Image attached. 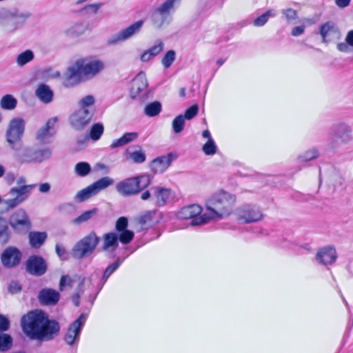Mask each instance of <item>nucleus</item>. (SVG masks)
<instances>
[{"label":"nucleus","instance_id":"obj_14","mask_svg":"<svg viewBox=\"0 0 353 353\" xmlns=\"http://www.w3.org/2000/svg\"><path fill=\"white\" fill-rule=\"evenodd\" d=\"M93 117V110L79 109L70 117L71 125L77 130H83L91 121Z\"/></svg>","mask_w":353,"mask_h":353},{"label":"nucleus","instance_id":"obj_4","mask_svg":"<svg viewBox=\"0 0 353 353\" xmlns=\"http://www.w3.org/2000/svg\"><path fill=\"white\" fill-rule=\"evenodd\" d=\"M330 140L328 146L334 150L341 144H346L352 141V128L347 123L339 121L334 123L330 128Z\"/></svg>","mask_w":353,"mask_h":353},{"label":"nucleus","instance_id":"obj_30","mask_svg":"<svg viewBox=\"0 0 353 353\" xmlns=\"http://www.w3.org/2000/svg\"><path fill=\"white\" fill-rule=\"evenodd\" d=\"M138 137L137 132H126L125 133L121 138L118 139L114 140L111 145L110 148L112 149L117 148L121 146H123L134 140H135Z\"/></svg>","mask_w":353,"mask_h":353},{"label":"nucleus","instance_id":"obj_47","mask_svg":"<svg viewBox=\"0 0 353 353\" xmlns=\"http://www.w3.org/2000/svg\"><path fill=\"white\" fill-rule=\"evenodd\" d=\"M216 219L214 216H212L211 212L208 211L203 214L196 215L193 219H191L190 224L192 225H199L208 223L210 219Z\"/></svg>","mask_w":353,"mask_h":353},{"label":"nucleus","instance_id":"obj_15","mask_svg":"<svg viewBox=\"0 0 353 353\" xmlns=\"http://www.w3.org/2000/svg\"><path fill=\"white\" fill-rule=\"evenodd\" d=\"M22 254L16 247H8L1 255V261L3 265L7 268H12L19 265L21 263Z\"/></svg>","mask_w":353,"mask_h":353},{"label":"nucleus","instance_id":"obj_62","mask_svg":"<svg viewBox=\"0 0 353 353\" xmlns=\"http://www.w3.org/2000/svg\"><path fill=\"white\" fill-rule=\"evenodd\" d=\"M8 290L11 294H17L21 290V286L17 281H12L8 286Z\"/></svg>","mask_w":353,"mask_h":353},{"label":"nucleus","instance_id":"obj_31","mask_svg":"<svg viewBox=\"0 0 353 353\" xmlns=\"http://www.w3.org/2000/svg\"><path fill=\"white\" fill-rule=\"evenodd\" d=\"M88 28L85 23H77L67 29L65 32V34L71 38H76L81 36L85 33Z\"/></svg>","mask_w":353,"mask_h":353},{"label":"nucleus","instance_id":"obj_22","mask_svg":"<svg viewBox=\"0 0 353 353\" xmlns=\"http://www.w3.org/2000/svg\"><path fill=\"white\" fill-rule=\"evenodd\" d=\"M81 65V71L84 77H93L104 68L103 63L99 60H93L86 63L82 61Z\"/></svg>","mask_w":353,"mask_h":353},{"label":"nucleus","instance_id":"obj_43","mask_svg":"<svg viewBox=\"0 0 353 353\" xmlns=\"http://www.w3.org/2000/svg\"><path fill=\"white\" fill-rule=\"evenodd\" d=\"M181 0H166L157 8L169 17L170 12L174 11L176 5H179Z\"/></svg>","mask_w":353,"mask_h":353},{"label":"nucleus","instance_id":"obj_60","mask_svg":"<svg viewBox=\"0 0 353 353\" xmlns=\"http://www.w3.org/2000/svg\"><path fill=\"white\" fill-rule=\"evenodd\" d=\"M73 281L68 275H63L59 281V290L63 291L66 286L72 287Z\"/></svg>","mask_w":353,"mask_h":353},{"label":"nucleus","instance_id":"obj_26","mask_svg":"<svg viewBox=\"0 0 353 353\" xmlns=\"http://www.w3.org/2000/svg\"><path fill=\"white\" fill-rule=\"evenodd\" d=\"M22 143L19 145V150L17 152V157L22 163H34V148L26 146L21 148Z\"/></svg>","mask_w":353,"mask_h":353},{"label":"nucleus","instance_id":"obj_12","mask_svg":"<svg viewBox=\"0 0 353 353\" xmlns=\"http://www.w3.org/2000/svg\"><path fill=\"white\" fill-rule=\"evenodd\" d=\"M144 24L143 20H139L125 28L121 30L108 40L109 45H117L138 34Z\"/></svg>","mask_w":353,"mask_h":353},{"label":"nucleus","instance_id":"obj_38","mask_svg":"<svg viewBox=\"0 0 353 353\" xmlns=\"http://www.w3.org/2000/svg\"><path fill=\"white\" fill-rule=\"evenodd\" d=\"M52 151L48 148H43L41 149L34 148V163H41L50 158Z\"/></svg>","mask_w":353,"mask_h":353},{"label":"nucleus","instance_id":"obj_19","mask_svg":"<svg viewBox=\"0 0 353 353\" xmlns=\"http://www.w3.org/2000/svg\"><path fill=\"white\" fill-rule=\"evenodd\" d=\"M59 299V292L52 288H43L38 294L39 302L45 305H54L57 303Z\"/></svg>","mask_w":353,"mask_h":353},{"label":"nucleus","instance_id":"obj_21","mask_svg":"<svg viewBox=\"0 0 353 353\" xmlns=\"http://www.w3.org/2000/svg\"><path fill=\"white\" fill-rule=\"evenodd\" d=\"M173 159L172 153L157 157L151 162L150 168L154 173H162L170 166Z\"/></svg>","mask_w":353,"mask_h":353},{"label":"nucleus","instance_id":"obj_32","mask_svg":"<svg viewBox=\"0 0 353 353\" xmlns=\"http://www.w3.org/2000/svg\"><path fill=\"white\" fill-rule=\"evenodd\" d=\"M123 260L121 259L120 258H118L116 260V261H114L105 268L103 274L100 280L101 287L99 288V290L103 288V286L106 283L109 277L119 268Z\"/></svg>","mask_w":353,"mask_h":353},{"label":"nucleus","instance_id":"obj_52","mask_svg":"<svg viewBox=\"0 0 353 353\" xmlns=\"http://www.w3.org/2000/svg\"><path fill=\"white\" fill-rule=\"evenodd\" d=\"M94 103V98L92 95H87L79 101V109L92 110V107Z\"/></svg>","mask_w":353,"mask_h":353},{"label":"nucleus","instance_id":"obj_11","mask_svg":"<svg viewBox=\"0 0 353 353\" xmlns=\"http://www.w3.org/2000/svg\"><path fill=\"white\" fill-rule=\"evenodd\" d=\"M87 315L81 314L80 316L73 321L68 327L65 332L63 340L70 346L77 345L82 329L85 323Z\"/></svg>","mask_w":353,"mask_h":353},{"label":"nucleus","instance_id":"obj_50","mask_svg":"<svg viewBox=\"0 0 353 353\" xmlns=\"http://www.w3.org/2000/svg\"><path fill=\"white\" fill-rule=\"evenodd\" d=\"M103 130V124L100 123H94L90 129V137L94 141H97L100 139Z\"/></svg>","mask_w":353,"mask_h":353},{"label":"nucleus","instance_id":"obj_5","mask_svg":"<svg viewBox=\"0 0 353 353\" xmlns=\"http://www.w3.org/2000/svg\"><path fill=\"white\" fill-rule=\"evenodd\" d=\"M26 128V121L22 118L14 117L12 119L6 131L5 138L6 142L12 150L18 151L21 145Z\"/></svg>","mask_w":353,"mask_h":353},{"label":"nucleus","instance_id":"obj_53","mask_svg":"<svg viewBox=\"0 0 353 353\" xmlns=\"http://www.w3.org/2000/svg\"><path fill=\"white\" fill-rule=\"evenodd\" d=\"M137 181V186H138L139 192L144 190L151 183L150 176L148 174H143L134 177Z\"/></svg>","mask_w":353,"mask_h":353},{"label":"nucleus","instance_id":"obj_24","mask_svg":"<svg viewBox=\"0 0 353 353\" xmlns=\"http://www.w3.org/2000/svg\"><path fill=\"white\" fill-rule=\"evenodd\" d=\"M201 212L202 208L199 205L193 204L182 208L177 213V216L181 219H192Z\"/></svg>","mask_w":353,"mask_h":353},{"label":"nucleus","instance_id":"obj_37","mask_svg":"<svg viewBox=\"0 0 353 353\" xmlns=\"http://www.w3.org/2000/svg\"><path fill=\"white\" fill-rule=\"evenodd\" d=\"M97 211L98 210L97 208H93L90 210L85 211L77 218L72 219V223L76 225H80L84 223H86L94 215H96Z\"/></svg>","mask_w":353,"mask_h":353},{"label":"nucleus","instance_id":"obj_23","mask_svg":"<svg viewBox=\"0 0 353 353\" xmlns=\"http://www.w3.org/2000/svg\"><path fill=\"white\" fill-rule=\"evenodd\" d=\"M35 96L42 103L48 104L52 101L54 92L48 85L41 83L36 89Z\"/></svg>","mask_w":353,"mask_h":353},{"label":"nucleus","instance_id":"obj_1","mask_svg":"<svg viewBox=\"0 0 353 353\" xmlns=\"http://www.w3.org/2000/svg\"><path fill=\"white\" fill-rule=\"evenodd\" d=\"M21 327L24 334L32 341L39 343L54 339L59 334V323L49 319L41 310L28 312L21 319Z\"/></svg>","mask_w":353,"mask_h":353},{"label":"nucleus","instance_id":"obj_18","mask_svg":"<svg viewBox=\"0 0 353 353\" xmlns=\"http://www.w3.org/2000/svg\"><path fill=\"white\" fill-rule=\"evenodd\" d=\"M336 258V251L333 246H325L319 249L316 256V261L325 265L334 263Z\"/></svg>","mask_w":353,"mask_h":353},{"label":"nucleus","instance_id":"obj_39","mask_svg":"<svg viewBox=\"0 0 353 353\" xmlns=\"http://www.w3.org/2000/svg\"><path fill=\"white\" fill-rule=\"evenodd\" d=\"M81 68H82L81 62L80 61H77L75 65L70 67L68 69V72H67L68 77L70 79H74V80L83 78L84 76L83 75V72L81 71L82 70Z\"/></svg>","mask_w":353,"mask_h":353},{"label":"nucleus","instance_id":"obj_29","mask_svg":"<svg viewBox=\"0 0 353 353\" xmlns=\"http://www.w3.org/2000/svg\"><path fill=\"white\" fill-rule=\"evenodd\" d=\"M119 246L118 235L116 232H108L103 235V250H115Z\"/></svg>","mask_w":353,"mask_h":353},{"label":"nucleus","instance_id":"obj_9","mask_svg":"<svg viewBox=\"0 0 353 353\" xmlns=\"http://www.w3.org/2000/svg\"><path fill=\"white\" fill-rule=\"evenodd\" d=\"M235 214L239 221L251 223L261 221L263 214L259 206L255 204L245 203L235 210Z\"/></svg>","mask_w":353,"mask_h":353},{"label":"nucleus","instance_id":"obj_59","mask_svg":"<svg viewBox=\"0 0 353 353\" xmlns=\"http://www.w3.org/2000/svg\"><path fill=\"white\" fill-rule=\"evenodd\" d=\"M199 106L196 104L192 105L188 108L183 115L185 119L190 120L193 119L198 113Z\"/></svg>","mask_w":353,"mask_h":353},{"label":"nucleus","instance_id":"obj_28","mask_svg":"<svg viewBox=\"0 0 353 353\" xmlns=\"http://www.w3.org/2000/svg\"><path fill=\"white\" fill-rule=\"evenodd\" d=\"M152 190H154V196L157 199V204L159 206L164 205L169 199L171 197V190L161 187H155Z\"/></svg>","mask_w":353,"mask_h":353},{"label":"nucleus","instance_id":"obj_45","mask_svg":"<svg viewBox=\"0 0 353 353\" xmlns=\"http://www.w3.org/2000/svg\"><path fill=\"white\" fill-rule=\"evenodd\" d=\"M319 150L315 148H312L306 150L303 154L299 155L298 161L299 162H307L316 159L319 157Z\"/></svg>","mask_w":353,"mask_h":353},{"label":"nucleus","instance_id":"obj_56","mask_svg":"<svg viewBox=\"0 0 353 353\" xmlns=\"http://www.w3.org/2000/svg\"><path fill=\"white\" fill-rule=\"evenodd\" d=\"M129 155L130 158L135 163H142L146 159L145 154L141 150L132 152L129 154Z\"/></svg>","mask_w":353,"mask_h":353},{"label":"nucleus","instance_id":"obj_54","mask_svg":"<svg viewBox=\"0 0 353 353\" xmlns=\"http://www.w3.org/2000/svg\"><path fill=\"white\" fill-rule=\"evenodd\" d=\"M176 58V53L174 50H168L161 60V63L165 68H168L171 66Z\"/></svg>","mask_w":353,"mask_h":353},{"label":"nucleus","instance_id":"obj_34","mask_svg":"<svg viewBox=\"0 0 353 353\" xmlns=\"http://www.w3.org/2000/svg\"><path fill=\"white\" fill-rule=\"evenodd\" d=\"M57 131H51L46 126L40 128L36 134V139L41 143L47 144L50 143L51 139L56 134Z\"/></svg>","mask_w":353,"mask_h":353},{"label":"nucleus","instance_id":"obj_57","mask_svg":"<svg viewBox=\"0 0 353 353\" xmlns=\"http://www.w3.org/2000/svg\"><path fill=\"white\" fill-rule=\"evenodd\" d=\"M102 6L103 3L88 4L85 6L82 10L90 15L96 14Z\"/></svg>","mask_w":353,"mask_h":353},{"label":"nucleus","instance_id":"obj_33","mask_svg":"<svg viewBox=\"0 0 353 353\" xmlns=\"http://www.w3.org/2000/svg\"><path fill=\"white\" fill-rule=\"evenodd\" d=\"M168 16L161 12L158 8L155 9L151 14L152 24L156 28H161L168 21Z\"/></svg>","mask_w":353,"mask_h":353},{"label":"nucleus","instance_id":"obj_13","mask_svg":"<svg viewBox=\"0 0 353 353\" xmlns=\"http://www.w3.org/2000/svg\"><path fill=\"white\" fill-rule=\"evenodd\" d=\"M48 269L45 259L39 255L30 256L26 263V270L30 274L41 276L46 274Z\"/></svg>","mask_w":353,"mask_h":353},{"label":"nucleus","instance_id":"obj_3","mask_svg":"<svg viewBox=\"0 0 353 353\" xmlns=\"http://www.w3.org/2000/svg\"><path fill=\"white\" fill-rule=\"evenodd\" d=\"M32 16L27 10L17 8L0 10V28L6 32H12L22 28L26 21Z\"/></svg>","mask_w":353,"mask_h":353},{"label":"nucleus","instance_id":"obj_42","mask_svg":"<svg viewBox=\"0 0 353 353\" xmlns=\"http://www.w3.org/2000/svg\"><path fill=\"white\" fill-rule=\"evenodd\" d=\"M161 104L159 101L150 103L145 107V114L150 117L158 115L161 111Z\"/></svg>","mask_w":353,"mask_h":353},{"label":"nucleus","instance_id":"obj_20","mask_svg":"<svg viewBox=\"0 0 353 353\" xmlns=\"http://www.w3.org/2000/svg\"><path fill=\"white\" fill-rule=\"evenodd\" d=\"M116 188L120 194L125 196L134 194L139 192L134 177L128 178L118 183Z\"/></svg>","mask_w":353,"mask_h":353},{"label":"nucleus","instance_id":"obj_40","mask_svg":"<svg viewBox=\"0 0 353 353\" xmlns=\"http://www.w3.org/2000/svg\"><path fill=\"white\" fill-rule=\"evenodd\" d=\"M276 15V10L273 9L268 10L265 13L255 19L253 22V24L256 27L263 26L268 22L270 17H274Z\"/></svg>","mask_w":353,"mask_h":353},{"label":"nucleus","instance_id":"obj_44","mask_svg":"<svg viewBox=\"0 0 353 353\" xmlns=\"http://www.w3.org/2000/svg\"><path fill=\"white\" fill-rule=\"evenodd\" d=\"M34 57V52L31 50H26L17 56V63L19 66H23L32 61Z\"/></svg>","mask_w":353,"mask_h":353},{"label":"nucleus","instance_id":"obj_55","mask_svg":"<svg viewBox=\"0 0 353 353\" xmlns=\"http://www.w3.org/2000/svg\"><path fill=\"white\" fill-rule=\"evenodd\" d=\"M202 150L206 155H213L216 152L217 147L214 141L210 139L203 145Z\"/></svg>","mask_w":353,"mask_h":353},{"label":"nucleus","instance_id":"obj_35","mask_svg":"<svg viewBox=\"0 0 353 353\" xmlns=\"http://www.w3.org/2000/svg\"><path fill=\"white\" fill-rule=\"evenodd\" d=\"M12 233L8 228L7 221L0 217V243L6 244L11 239Z\"/></svg>","mask_w":353,"mask_h":353},{"label":"nucleus","instance_id":"obj_27","mask_svg":"<svg viewBox=\"0 0 353 353\" xmlns=\"http://www.w3.org/2000/svg\"><path fill=\"white\" fill-rule=\"evenodd\" d=\"M47 237L46 232H30L28 234L29 243L33 248H39L45 243Z\"/></svg>","mask_w":353,"mask_h":353},{"label":"nucleus","instance_id":"obj_10","mask_svg":"<svg viewBox=\"0 0 353 353\" xmlns=\"http://www.w3.org/2000/svg\"><path fill=\"white\" fill-rule=\"evenodd\" d=\"M114 183V180L108 176H104L97 180L87 188L80 190L75 196V200L83 202L92 196L97 194L101 190L105 189Z\"/></svg>","mask_w":353,"mask_h":353},{"label":"nucleus","instance_id":"obj_7","mask_svg":"<svg viewBox=\"0 0 353 353\" xmlns=\"http://www.w3.org/2000/svg\"><path fill=\"white\" fill-rule=\"evenodd\" d=\"M26 182V178L20 176L17 179V183L21 186L10 189L9 194L14 197L4 201L8 208H14L26 201L29 196L30 190L36 186V184L25 185Z\"/></svg>","mask_w":353,"mask_h":353},{"label":"nucleus","instance_id":"obj_51","mask_svg":"<svg viewBox=\"0 0 353 353\" xmlns=\"http://www.w3.org/2000/svg\"><path fill=\"white\" fill-rule=\"evenodd\" d=\"M185 121L184 117L183 114H179L172 121V129L173 131L176 133H180L184 128L185 126Z\"/></svg>","mask_w":353,"mask_h":353},{"label":"nucleus","instance_id":"obj_41","mask_svg":"<svg viewBox=\"0 0 353 353\" xmlns=\"http://www.w3.org/2000/svg\"><path fill=\"white\" fill-rule=\"evenodd\" d=\"M90 172L91 166L88 162L81 161L74 166V172L79 176L84 177L88 175Z\"/></svg>","mask_w":353,"mask_h":353},{"label":"nucleus","instance_id":"obj_48","mask_svg":"<svg viewBox=\"0 0 353 353\" xmlns=\"http://www.w3.org/2000/svg\"><path fill=\"white\" fill-rule=\"evenodd\" d=\"M117 234L118 235L119 242L124 245L130 243L134 236V232L130 230L121 231L117 232Z\"/></svg>","mask_w":353,"mask_h":353},{"label":"nucleus","instance_id":"obj_8","mask_svg":"<svg viewBox=\"0 0 353 353\" xmlns=\"http://www.w3.org/2000/svg\"><path fill=\"white\" fill-rule=\"evenodd\" d=\"M8 223L14 232L18 234H26L32 228V222L26 211L18 209L10 216Z\"/></svg>","mask_w":353,"mask_h":353},{"label":"nucleus","instance_id":"obj_63","mask_svg":"<svg viewBox=\"0 0 353 353\" xmlns=\"http://www.w3.org/2000/svg\"><path fill=\"white\" fill-rule=\"evenodd\" d=\"M57 254L61 260L65 259L66 250L63 245L57 243L55 247Z\"/></svg>","mask_w":353,"mask_h":353},{"label":"nucleus","instance_id":"obj_58","mask_svg":"<svg viewBox=\"0 0 353 353\" xmlns=\"http://www.w3.org/2000/svg\"><path fill=\"white\" fill-rule=\"evenodd\" d=\"M128 221L125 216L119 218L115 224V229L117 232L128 230Z\"/></svg>","mask_w":353,"mask_h":353},{"label":"nucleus","instance_id":"obj_46","mask_svg":"<svg viewBox=\"0 0 353 353\" xmlns=\"http://www.w3.org/2000/svg\"><path fill=\"white\" fill-rule=\"evenodd\" d=\"M12 337L6 333L0 334V352L8 351L12 346Z\"/></svg>","mask_w":353,"mask_h":353},{"label":"nucleus","instance_id":"obj_6","mask_svg":"<svg viewBox=\"0 0 353 353\" xmlns=\"http://www.w3.org/2000/svg\"><path fill=\"white\" fill-rule=\"evenodd\" d=\"M100 239L95 232H92L76 243L71 254L75 259H83L91 255L96 250Z\"/></svg>","mask_w":353,"mask_h":353},{"label":"nucleus","instance_id":"obj_25","mask_svg":"<svg viewBox=\"0 0 353 353\" xmlns=\"http://www.w3.org/2000/svg\"><path fill=\"white\" fill-rule=\"evenodd\" d=\"M163 43L161 41H157L153 46L143 52L141 55V61L148 62L152 59L163 51Z\"/></svg>","mask_w":353,"mask_h":353},{"label":"nucleus","instance_id":"obj_61","mask_svg":"<svg viewBox=\"0 0 353 353\" xmlns=\"http://www.w3.org/2000/svg\"><path fill=\"white\" fill-rule=\"evenodd\" d=\"M10 321L4 315L0 314V332L7 331L10 328Z\"/></svg>","mask_w":353,"mask_h":353},{"label":"nucleus","instance_id":"obj_36","mask_svg":"<svg viewBox=\"0 0 353 353\" xmlns=\"http://www.w3.org/2000/svg\"><path fill=\"white\" fill-rule=\"evenodd\" d=\"M17 105V100L12 94H7L3 96L0 100V107L3 110H12Z\"/></svg>","mask_w":353,"mask_h":353},{"label":"nucleus","instance_id":"obj_16","mask_svg":"<svg viewBox=\"0 0 353 353\" xmlns=\"http://www.w3.org/2000/svg\"><path fill=\"white\" fill-rule=\"evenodd\" d=\"M319 33L323 43H328L340 37L341 33L337 25L333 21H327L319 28Z\"/></svg>","mask_w":353,"mask_h":353},{"label":"nucleus","instance_id":"obj_2","mask_svg":"<svg viewBox=\"0 0 353 353\" xmlns=\"http://www.w3.org/2000/svg\"><path fill=\"white\" fill-rule=\"evenodd\" d=\"M236 202V196L221 190L214 193L206 201L208 211L216 219H223L229 216Z\"/></svg>","mask_w":353,"mask_h":353},{"label":"nucleus","instance_id":"obj_49","mask_svg":"<svg viewBox=\"0 0 353 353\" xmlns=\"http://www.w3.org/2000/svg\"><path fill=\"white\" fill-rule=\"evenodd\" d=\"M85 279L83 278L79 283L77 290L75 293L72 296V301L74 303V305L77 307L79 306L80 305V298L81 296L84 292V285H85Z\"/></svg>","mask_w":353,"mask_h":353},{"label":"nucleus","instance_id":"obj_17","mask_svg":"<svg viewBox=\"0 0 353 353\" xmlns=\"http://www.w3.org/2000/svg\"><path fill=\"white\" fill-rule=\"evenodd\" d=\"M148 86L146 75L144 72H139L132 80L130 96L132 99H137L142 93H146Z\"/></svg>","mask_w":353,"mask_h":353},{"label":"nucleus","instance_id":"obj_64","mask_svg":"<svg viewBox=\"0 0 353 353\" xmlns=\"http://www.w3.org/2000/svg\"><path fill=\"white\" fill-rule=\"evenodd\" d=\"M283 13L285 14L286 19L288 20H293L295 19L296 17V12L294 9L288 8L286 10H284L283 11Z\"/></svg>","mask_w":353,"mask_h":353}]
</instances>
